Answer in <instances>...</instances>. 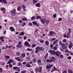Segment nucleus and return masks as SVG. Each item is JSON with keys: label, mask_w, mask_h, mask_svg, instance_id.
<instances>
[{"label": "nucleus", "mask_w": 73, "mask_h": 73, "mask_svg": "<svg viewBox=\"0 0 73 73\" xmlns=\"http://www.w3.org/2000/svg\"><path fill=\"white\" fill-rule=\"evenodd\" d=\"M35 53H38L40 52H41V51H44L45 49L44 48L40 46H38L35 48Z\"/></svg>", "instance_id": "1"}, {"label": "nucleus", "mask_w": 73, "mask_h": 73, "mask_svg": "<svg viewBox=\"0 0 73 73\" xmlns=\"http://www.w3.org/2000/svg\"><path fill=\"white\" fill-rule=\"evenodd\" d=\"M42 70V67H39L38 68H36L35 69V70L36 72H38L41 73Z\"/></svg>", "instance_id": "2"}, {"label": "nucleus", "mask_w": 73, "mask_h": 73, "mask_svg": "<svg viewBox=\"0 0 73 73\" xmlns=\"http://www.w3.org/2000/svg\"><path fill=\"white\" fill-rule=\"evenodd\" d=\"M54 54L56 56L59 57L60 56V54H61V53L58 51H54Z\"/></svg>", "instance_id": "3"}, {"label": "nucleus", "mask_w": 73, "mask_h": 73, "mask_svg": "<svg viewBox=\"0 0 73 73\" xmlns=\"http://www.w3.org/2000/svg\"><path fill=\"white\" fill-rule=\"evenodd\" d=\"M16 11L15 9H14L13 10L11 11V14L13 15V16H15L16 15Z\"/></svg>", "instance_id": "4"}, {"label": "nucleus", "mask_w": 73, "mask_h": 73, "mask_svg": "<svg viewBox=\"0 0 73 73\" xmlns=\"http://www.w3.org/2000/svg\"><path fill=\"white\" fill-rule=\"evenodd\" d=\"M53 64H48L46 66V67L47 68V69H50L51 68V67H53Z\"/></svg>", "instance_id": "5"}, {"label": "nucleus", "mask_w": 73, "mask_h": 73, "mask_svg": "<svg viewBox=\"0 0 73 73\" xmlns=\"http://www.w3.org/2000/svg\"><path fill=\"white\" fill-rule=\"evenodd\" d=\"M46 20V19L45 18H43L40 20V21L42 24H45V21Z\"/></svg>", "instance_id": "6"}, {"label": "nucleus", "mask_w": 73, "mask_h": 73, "mask_svg": "<svg viewBox=\"0 0 73 73\" xmlns=\"http://www.w3.org/2000/svg\"><path fill=\"white\" fill-rule=\"evenodd\" d=\"M73 43L72 42H70V44H69V45L68 46V47L69 48V49H71L72 48V47L73 46Z\"/></svg>", "instance_id": "7"}, {"label": "nucleus", "mask_w": 73, "mask_h": 73, "mask_svg": "<svg viewBox=\"0 0 73 73\" xmlns=\"http://www.w3.org/2000/svg\"><path fill=\"white\" fill-rule=\"evenodd\" d=\"M15 59L18 61H20V62H22L23 61V59H20L19 57H16L15 58Z\"/></svg>", "instance_id": "8"}, {"label": "nucleus", "mask_w": 73, "mask_h": 73, "mask_svg": "<svg viewBox=\"0 0 73 73\" xmlns=\"http://www.w3.org/2000/svg\"><path fill=\"white\" fill-rule=\"evenodd\" d=\"M48 52L50 53V54H52V55H53V54H54V50H50L48 51Z\"/></svg>", "instance_id": "9"}, {"label": "nucleus", "mask_w": 73, "mask_h": 73, "mask_svg": "<svg viewBox=\"0 0 73 73\" xmlns=\"http://www.w3.org/2000/svg\"><path fill=\"white\" fill-rule=\"evenodd\" d=\"M21 58H23L25 57V54L24 53H22L20 56Z\"/></svg>", "instance_id": "10"}, {"label": "nucleus", "mask_w": 73, "mask_h": 73, "mask_svg": "<svg viewBox=\"0 0 73 73\" xmlns=\"http://www.w3.org/2000/svg\"><path fill=\"white\" fill-rule=\"evenodd\" d=\"M51 61V62H53V61H55L56 60V58L54 56H53L52 57H51L50 59Z\"/></svg>", "instance_id": "11"}, {"label": "nucleus", "mask_w": 73, "mask_h": 73, "mask_svg": "<svg viewBox=\"0 0 73 73\" xmlns=\"http://www.w3.org/2000/svg\"><path fill=\"white\" fill-rule=\"evenodd\" d=\"M58 46V44H56L55 45V46L54 47L53 49L54 50H57V48H58V47L57 46Z\"/></svg>", "instance_id": "12"}, {"label": "nucleus", "mask_w": 73, "mask_h": 73, "mask_svg": "<svg viewBox=\"0 0 73 73\" xmlns=\"http://www.w3.org/2000/svg\"><path fill=\"white\" fill-rule=\"evenodd\" d=\"M59 45L60 46H64V45H65V44L64 43L62 42L61 41H60L59 43Z\"/></svg>", "instance_id": "13"}, {"label": "nucleus", "mask_w": 73, "mask_h": 73, "mask_svg": "<svg viewBox=\"0 0 73 73\" xmlns=\"http://www.w3.org/2000/svg\"><path fill=\"white\" fill-rule=\"evenodd\" d=\"M49 36H53L54 35L53 34V33L52 32V31H51L49 32V34H48Z\"/></svg>", "instance_id": "14"}, {"label": "nucleus", "mask_w": 73, "mask_h": 73, "mask_svg": "<svg viewBox=\"0 0 73 73\" xmlns=\"http://www.w3.org/2000/svg\"><path fill=\"white\" fill-rule=\"evenodd\" d=\"M13 60L12 59H10L9 60V61L7 63V64H10L12 62H13Z\"/></svg>", "instance_id": "15"}, {"label": "nucleus", "mask_w": 73, "mask_h": 73, "mask_svg": "<svg viewBox=\"0 0 73 73\" xmlns=\"http://www.w3.org/2000/svg\"><path fill=\"white\" fill-rule=\"evenodd\" d=\"M58 40L57 39L56 40L54 41L53 43V45H55V44H56L57 43H58Z\"/></svg>", "instance_id": "16"}, {"label": "nucleus", "mask_w": 73, "mask_h": 73, "mask_svg": "<svg viewBox=\"0 0 73 73\" xmlns=\"http://www.w3.org/2000/svg\"><path fill=\"white\" fill-rule=\"evenodd\" d=\"M62 48L63 49H64V50H65L66 49H67L68 48L66 47V46L65 44H64V45L62 46Z\"/></svg>", "instance_id": "17"}, {"label": "nucleus", "mask_w": 73, "mask_h": 73, "mask_svg": "<svg viewBox=\"0 0 73 73\" xmlns=\"http://www.w3.org/2000/svg\"><path fill=\"white\" fill-rule=\"evenodd\" d=\"M16 47L19 48H21L22 47V45L18 44L16 46Z\"/></svg>", "instance_id": "18"}, {"label": "nucleus", "mask_w": 73, "mask_h": 73, "mask_svg": "<svg viewBox=\"0 0 73 73\" xmlns=\"http://www.w3.org/2000/svg\"><path fill=\"white\" fill-rule=\"evenodd\" d=\"M45 44L47 46H48V45H49V41L48 40H46L45 42Z\"/></svg>", "instance_id": "19"}, {"label": "nucleus", "mask_w": 73, "mask_h": 73, "mask_svg": "<svg viewBox=\"0 0 73 73\" xmlns=\"http://www.w3.org/2000/svg\"><path fill=\"white\" fill-rule=\"evenodd\" d=\"M2 3H4V4H7V1H6V0H2Z\"/></svg>", "instance_id": "20"}, {"label": "nucleus", "mask_w": 73, "mask_h": 73, "mask_svg": "<svg viewBox=\"0 0 73 73\" xmlns=\"http://www.w3.org/2000/svg\"><path fill=\"white\" fill-rule=\"evenodd\" d=\"M5 57L6 59H9L10 58V56H5Z\"/></svg>", "instance_id": "21"}, {"label": "nucleus", "mask_w": 73, "mask_h": 73, "mask_svg": "<svg viewBox=\"0 0 73 73\" xmlns=\"http://www.w3.org/2000/svg\"><path fill=\"white\" fill-rule=\"evenodd\" d=\"M36 18L37 20L39 19H40V20H41L42 19L41 18V17L39 16H37L36 17Z\"/></svg>", "instance_id": "22"}, {"label": "nucleus", "mask_w": 73, "mask_h": 73, "mask_svg": "<svg viewBox=\"0 0 73 73\" xmlns=\"http://www.w3.org/2000/svg\"><path fill=\"white\" fill-rule=\"evenodd\" d=\"M49 23V20H47L45 21V24H48Z\"/></svg>", "instance_id": "23"}, {"label": "nucleus", "mask_w": 73, "mask_h": 73, "mask_svg": "<svg viewBox=\"0 0 73 73\" xmlns=\"http://www.w3.org/2000/svg\"><path fill=\"white\" fill-rule=\"evenodd\" d=\"M28 44H29V42H28L27 41H26L24 45L25 46H27Z\"/></svg>", "instance_id": "24"}, {"label": "nucleus", "mask_w": 73, "mask_h": 73, "mask_svg": "<svg viewBox=\"0 0 73 73\" xmlns=\"http://www.w3.org/2000/svg\"><path fill=\"white\" fill-rule=\"evenodd\" d=\"M26 66L27 67H31V65H30L29 63H28L26 65Z\"/></svg>", "instance_id": "25"}, {"label": "nucleus", "mask_w": 73, "mask_h": 73, "mask_svg": "<svg viewBox=\"0 0 73 73\" xmlns=\"http://www.w3.org/2000/svg\"><path fill=\"white\" fill-rule=\"evenodd\" d=\"M40 4L39 3L35 4V6L36 7H40Z\"/></svg>", "instance_id": "26"}, {"label": "nucleus", "mask_w": 73, "mask_h": 73, "mask_svg": "<svg viewBox=\"0 0 73 73\" xmlns=\"http://www.w3.org/2000/svg\"><path fill=\"white\" fill-rule=\"evenodd\" d=\"M46 61L47 62H52V61L50 59H46Z\"/></svg>", "instance_id": "27"}, {"label": "nucleus", "mask_w": 73, "mask_h": 73, "mask_svg": "<svg viewBox=\"0 0 73 73\" xmlns=\"http://www.w3.org/2000/svg\"><path fill=\"white\" fill-rule=\"evenodd\" d=\"M70 37V35L69 34H67V38H69Z\"/></svg>", "instance_id": "28"}, {"label": "nucleus", "mask_w": 73, "mask_h": 73, "mask_svg": "<svg viewBox=\"0 0 73 73\" xmlns=\"http://www.w3.org/2000/svg\"><path fill=\"white\" fill-rule=\"evenodd\" d=\"M68 73H73V71L71 70H68Z\"/></svg>", "instance_id": "29"}, {"label": "nucleus", "mask_w": 73, "mask_h": 73, "mask_svg": "<svg viewBox=\"0 0 73 73\" xmlns=\"http://www.w3.org/2000/svg\"><path fill=\"white\" fill-rule=\"evenodd\" d=\"M33 2L34 3V4L36 3L37 1V0H33Z\"/></svg>", "instance_id": "30"}, {"label": "nucleus", "mask_w": 73, "mask_h": 73, "mask_svg": "<svg viewBox=\"0 0 73 73\" xmlns=\"http://www.w3.org/2000/svg\"><path fill=\"white\" fill-rule=\"evenodd\" d=\"M62 20V18H60L58 19V21H61Z\"/></svg>", "instance_id": "31"}, {"label": "nucleus", "mask_w": 73, "mask_h": 73, "mask_svg": "<svg viewBox=\"0 0 73 73\" xmlns=\"http://www.w3.org/2000/svg\"><path fill=\"white\" fill-rule=\"evenodd\" d=\"M17 9L18 11H20L21 9V7H20V6H19L18 7Z\"/></svg>", "instance_id": "32"}, {"label": "nucleus", "mask_w": 73, "mask_h": 73, "mask_svg": "<svg viewBox=\"0 0 73 73\" xmlns=\"http://www.w3.org/2000/svg\"><path fill=\"white\" fill-rule=\"evenodd\" d=\"M35 19V17L33 16V17L31 18V20H34Z\"/></svg>", "instance_id": "33"}, {"label": "nucleus", "mask_w": 73, "mask_h": 73, "mask_svg": "<svg viewBox=\"0 0 73 73\" xmlns=\"http://www.w3.org/2000/svg\"><path fill=\"white\" fill-rule=\"evenodd\" d=\"M22 20H23V21H25V20L26 21H28V19H27V18H23Z\"/></svg>", "instance_id": "34"}, {"label": "nucleus", "mask_w": 73, "mask_h": 73, "mask_svg": "<svg viewBox=\"0 0 73 73\" xmlns=\"http://www.w3.org/2000/svg\"><path fill=\"white\" fill-rule=\"evenodd\" d=\"M16 55H17V56H20V52H17Z\"/></svg>", "instance_id": "35"}, {"label": "nucleus", "mask_w": 73, "mask_h": 73, "mask_svg": "<svg viewBox=\"0 0 73 73\" xmlns=\"http://www.w3.org/2000/svg\"><path fill=\"white\" fill-rule=\"evenodd\" d=\"M5 9L4 7H3L1 9V11H5Z\"/></svg>", "instance_id": "36"}, {"label": "nucleus", "mask_w": 73, "mask_h": 73, "mask_svg": "<svg viewBox=\"0 0 73 73\" xmlns=\"http://www.w3.org/2000/svg\"><path fill=\"white\" fill-rule=\"evenodd\" d=\"M9 67H10V68H12V66H12V64H9Z\"/></svg>", "instance_id": "37"}, {"label": "nucleus", "mask_w": 73, "mask_h": 73, "mask_svg": "<svg viewBox=\"0 0 73 73\" xmlns=\"http://www.w3.org/2000/svg\"><path fill=\"white\" fill-rule=\"evenodd\" d=\"M32 23L34 24V25H35L37 23V22H36L33 21V22Z\"/></svg>", "instance_id": "38"}, {"label": "nucleus", "mask_w": 73, "mask_h": 73, "mask_svg": "<svg viewBox=\"0 0 73 73\" xmlns=\"http://www.w3.org/2000/svg\"><path fill=\"white\" fill-rule=\"evenodd\" d=\"M0 73H1L2 72H3V69L1 68H0Z\"/></svg>", "instance_id": "39"}, {"label": "nucleus", "mask_w": 73, "mask_h": 73, "mask_svg": "<svg viewBox=\"0 0 73 73\" xmlns=\"http://www.w3.org/2000/svg\"><path fill=\"white\" fill-rule=\"evenodd\" d=\"M50 46L51 48H53V44H51L50 45Z\"/></svg>", "instance_id": "40"}, {"label": "nucleus", "mask_w": 73, "mask_h": 73, "mask_svg": "<svg viewBox=\"0 0 73 73\" xmlns=\"http://www.w3.org/2000/svg\"><path fill=\"white\" fill-rule=\"evenodd\" d=\"M68 59V60H71V58H72V57L71 56H68L67 57Z\"/></svg>", "instance_id": "41"}, {"label": "nucleus", "mask_w": 73, "mask_h": 73, "mask_svg": "<svg viewBox=\"0 0 73 73\" xmlns=\"http://www.w3.org/2000/svg\"><path fill=\"white\" fill-rule=\"evenodd\" d=\"M21 73H26V71L23 70L21 72Z\"/></svg>", "instance_id": "42"}, {"label": "nucleus", "mask_w": 73, "mask_h": 73, "mask_svg": "<svg viewBox=\"0 0 73 73\" xmlns=\"http://www.w3.org/2000/svg\"><path fill=\"white\" fill-rule=\"evenodd\" d=\"M41 60H38V63H41Z\"/></svg>", "instance_id": "43"}, {"label": "nucleus", "mask_w": 73, "mask_h": 73, "mask_svg": "<svg viewBox=\"0 0 73 73\" xmlns=\"http://www.w3.org/2000/svg\"><path fill=\"white\" fill-rule=\"evenodd\" d=\"M0 39L1 40V41H2V42H4V40H3L2 38H0Z\"/></svg>", "instance_id": "44"}, {"label": "nucleus", "mask_w": 73, "mask_h": 73, "mask_svg": "<svg viewBox=\"0 0 73 73\" xmlns=\"http://www.w3.org/2000/svg\"><path fill=\"white\" fill-rule=\"evenodd\" d=\"M33 62L34 63H35L36 62V59L35 58H34L33 60Z\"/></svg>", "instance_id": "45"}, {"label": "nucleus", "mask_w": 73, "mask_h": 73, "mask_svg": "<svg viewBox=\"0 0 73 73\" xmlns=\"http://www.w3.org/2000/svg\"><path fill=\"white\" fill-rule=\"evenodd\" d=\"M63 42H66V40L65 39H64L63 40Z\"/></svg>", "instance_id": "46"}, {"label": "nucleus", "mask_w": 73, "mask_h": 73, "mask_svg": "<svg viewBox=\"0 0 73 73\" xmlns=\"http://www.w3.org/2000/svg\"><path fill=\"white\" fill-rule=\"evenodd\" d=\"M36 46V45L35 44H33L32 45V48H35Z\"/></svg>", "instance_id": "47"}, {"label": "nucleus", "mask_w": 73, "mask_h": 73, "mask_svg": "<svg viewBox=\"0 0 73 73\" xmlns=\"http://www.w3.org/2000/svg\"><path fill=\"white\" fill-rule=\"evenodd\" d=\"M17 71H18V72H20V69L19 68H18V67H17Z\"/></svg>", "instance_id": "48"}, {"label": "nucleus", "mask_w": 73, "mask_h": 73, "mask_svg": "<svg viewBox=\"0 0 73 73\" xmlns=\"http://www.w3.org/2000/svg\"><path fill=\"white\" fill-rule=\"evenodd\" d=\"M17 67H14L13 68L14 69H15V70H16V69H17Z\"/></svg>", "instance_id": "49"}, {"label": "nucleus", "mask_w": 73, "mask_h": 73, "mask_svg": "<svg viewBox=\"0 0 73 73\" xmlns=\"http://www.w3.org/2000/svg\"><path fill=\"white\" fill-rule=\"evenodd\" d=\"M56 40V38H52V39H51V41H54V40Z\"/></svg>", "instance_id": "50"}, {"label": "nucleus", "mask_w": 73, "mask_h": 73, "mask_svg": "<svg viewBox=\"0 0 73 73\" xmlns=\"http://www.w3.org/2000/svg\"><path fill=\"white\" fill-rule=\"evenodd\" d=\"M46 58L44 57L43 58V60L44 61H45V60H46Z\"/></svg>", "instance_id": "51"}, {"label": "nucleus", "mask_w": 73, "mask_h": 73, "mask_svg": "<svg viewBox=\"0 0 73 73\" xmlns=\"http://www.w3.org/2000/svg\"><path fill=\"white\" fill-rule=\"evenodd\" d=\"M60 58H63V55H61V54H60Z\"/></svg>", "instance_id": "52"}, {"label": "nucleus", "mask_w": 73, "mask_h": 73, "mask_svg": "<svg viewBox=\"0 0 73 73\" xmlns=\"http://www.w3.org/2000/svg\"><path fill=\"white\" fill-rule=\"evenodd\" d=\"M56 70L54 69V68H53L52 70L51 71V72H54V70Z\"/></svg>", "instance_id": "53"}, {"label": "nucleus", "mask_w": 73, "mask_h": 73, "mask_svg": "<svg viewBox=\"0 0 73 73\" xmlns=\"http://www.w3.org/2000/svg\"><path fill=\"white\" fill-rule=\"evenodd\" d=\"M36 25V27H38V26H39V24H38V23H36V25Z\"/></svg>", "instance_id": "54"}, {"label": "nucleus", "mask_w": 73, "mask_h": 73, "mask_svg": "<svg viewBox=\"0 0 73 73\" xmlns=\"http://www.w3.org/2000/svg\"><path fill=\"white\" fill-rule=\"evenodd\" d=\"M71 28H70L69 29V33H70L71 32Z\"/></svg>", "instance_id": "55"}, {"label": "nucleus", "mask_w": 73, "mask_h": 73, "mask_svg": "<svg viewBox=\"0 0 73 73\" xmlns=\"http://www.w3.org/2000/svg\"><path fill=\"white\" fill-rule=\"evenodd\" d=\"M18 45H22V44H21V42H19L18 44Z\"/></svg>", "instance_id": "56"}, {"label": "nucleus", "mask_w": 73, "mask_h": 73, "mask_svg": "<svg viewBox=\"0 0 73 73\" xmlns=\"http://www.w3.org/2000/svg\"><path fill=\"white\" fill-rule=\"evenodd\" d=\"M24 35V33L23 32H21V35H22V36H23Z\"/></svg>", "instance_id": "57"}, {"label": "nucleus", "mask_w": 73, "mask_h": 73, "mask_svg": "<svg viewBox=\"0 0 73 73\" xmlns=\"http://www.w3.org/2000/svg\"><path fill=\"white\" fill-rule=\"evenodd\" d=\"M29 25H30L31 26H32V23H29Z\"/></svg>", "instance_id": "58"}, {"label": "nucleus", "mask_w": 73, "mask_h": 73, "mask_svg": "<svg viewBox=\"0 0 73 73\" xmlns=\"http://www.w3.org/2000/svg\"><path fill=\"white\" fill-rule=\"evenodd\" d=\"M62 73H67V71L65 70L62 72Z\"/></svg>", "instance_id": "59"}, {"label": "nucleus", "mask_w": 73, "mask_h": 73, "mask_svg": "<svg viewBox=\"0 0 73 73\" xmlns=\"http://www.w3.org/2000/svg\"><path fill=\"white\" fill-rule=\"evenodd\" d=\"M66 34H65L63 36L65 38H66V37L67 36V35H66Z\"/></svg>", "instance_id": "60"}, {"label": "nucleus", "mask_w": 73, "mask_h": 73, "mask_svg": "<svg viewBox=\"0 0 73 73\" xmlns=\"http://www.w3.org/2000/svg\"><path fill=\"white\" fill-rule=\"evenodd\" d=\"M53 17H54V18H55V17H56V15L54 14L53 15Z\"/></svg>", "instance_id": "61"}, {"label": "nucleus", "mask_w": 73, "mask_h": 73, "mask_svg": "<svg viewBox=\"0 0 73 73\" xmlns=\"http://www.w3.org/2000/svg\"><path fill=\"white\" fill-rule=\"evenodd\" d=\"M48 53H47V54H46L45 56L44 57H46H46H48Z\"/></svg>", "instance_id": "62"}, {"label": "nucleus", "mask_w": 73, "mask_h": 73, "mask_svg": "<svg viewBox=\"0 0 73 73\" xmlns=\"http://www.w3.org/2000/svg\"><path fill=\"white\" fill-rule=\"evenodd\" d=\"M21 62H19V63H18V66H20V65H21Z\"/></svg>", "instance_id": "63"}, {"label": "nucleus", "mask_w": 73, "mask_h": 73, "mask_svg": "<svg viewBox=\"0 0 73 73\" xmlns=\"http://www.w3.org/2000/svg\"><path fill=\"white\" fill-rule=\"evenodd\" d=\"M65 44L66 45V46H68V45H69L68 42L66 43Z\"/></svg>", "instance_id": "64"}]
</instances>
